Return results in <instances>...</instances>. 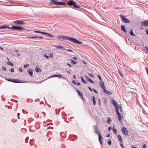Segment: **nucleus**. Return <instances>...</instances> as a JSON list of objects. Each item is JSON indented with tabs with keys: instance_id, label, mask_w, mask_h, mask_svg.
<instances>
[{
	"instance_id": "f257e3e1",
	"label": "nucleus",
	"mask_w": 148,
	"mask_h": 148,
	"mask_svg": "<svg viewBox=\"0 0 148 148\" xmlns=\"http://www.w3.org/2000/svg\"><path fill=\"white\" fill-rule=\"evenodd\" d=\"M58 39L60 40H67L72 42L74 43L79 44H81L83 43L82 41L77 40L75 38L70 37H67L66 36L59 35L58 36Z\"/></svg>"
},
{
	"instance_id": "f03ea898",
	"label": "nucleus",
	"mask_w": 148,
	"mask_h": 148,
	"mask_svg": "<svg viewBox=\"0 0 148 148\" xmlns=\"http://www.w3.org/2000/svg\"><path fill=\"white\" fill-rule=\"evenodd\" d=\"M76 3L74 1L72 0H69V2L66 3V4H67L69 6L73 5L74 8H79L80 7L76 5Z\"/></svg>"
},
{
	"instance_id": "7ed1b4c3",
	"label": "nucleus",
	"mask_w": 148,
	"mask_h": 148,
	"mask_svg": "<svg viewBox=\"0 0 148 148\" xmlns=\"http://www.w3.org/2000/svg\"><path fill=\"white\" fill-rule=\"evenodd\" d=\"M10 29L14 30H17L19 31H21L25 29L23 28L22 27L17 26L14 25L12 26V27L10 28Z\"/></svg>"
},
{
	"instance_id": "20e7f679",
	"label": "nucleus",
	"mask_w": 148,
	"mask_h": 148,
	"mask_svg": "<svg viewBox=\"0 0 148 148\" xmlns=\"http://www.w3.org/2000/svg\"><path fill=\"white\" fill-rule=\"evenodd\" d=\"M111 103L114 106L115 109L116 111L119 110V107L117 103L114 99H112V100Z\"/></svg>"
},
{
	"instance_id": "39448f33",
	"label": "nucleus",
	"mask_w": 148,
	"mask_h": 148,
	"mask_svg": "<svg viewBox=\"0 0 148 148\" xmlns=\"http://www.w3.org/2000/svg\"><path fill=\"white\" fill-rule=\"evenodd\" d=\"M121 131L122 133L125 136H127L129 134V131L125 127H122L121 128Z\"/></svg>"
},
{
	"instance_id": "423d86ee",
	"label": "nucleus",
	"mask_w": 148,
	"mask_h": 148,
	"mask_svg": "<svg viewBox=\"0 0 148 148\" xmlns=\"http://www.w3.org/2000/svg\"><path fill=\"white\" fill-rule=\"evenodd\" d=\"M119 110L116 111V113L118 115V119L121 123H122V116L120 115V114L119 111Z\"/></svg>"
},
{
	"instance_id": "0eeeda50",
	"label": "nucleus",
	"mask_w": 148,
	"mask_h": 148,
	"mask_svg": "<svg viewBox=\"0 0 148 148\" xmlns=\"http://www.w3.org/2000/svg\"><path fill=\"white\" fill-rule=\"evenodd\" d=\"M121 18L123 22L125 23H130L129 20L126 18L125 16H121Z\"/></svg>"
},
{
	"instance_id": "6e6552de",
	"label": "nucleus",
	"mask_w": 148,
	"mask_h": 148,
	"mask_svg": "<svg viewBox=\"0 0 148 148\" xmlns=\"http://www.w3.org/2000/svg\"><path fill=\"white\" fill-rule=\"evenodd\" d=\"M13 22L16 25H24L25 24V23L23 21L20 20L14 21Z\"/></svg>"
},
{
	"instance_id": "1a4fd4ad",
	"label": "nucleus",
	"mask_w": 148,
	"mask_h": 148,
	"mask_svg": "<svg viewBox=\"0 0 148 148\" xmlns=\"http://www.w3.org/2000/svg\"><path fill=\"white\" fill-rule=\"evenodd\" d=\"M141 24L142 26L145 27L148 26V20H146L143 22Z\"/></svg>"
},
{
	"instance_id": "9d476101",
	"label": "nucleus",
	"mask_w": 148,
	"mask_h": 148,
	"mask_svg": "<svg viewBox=\"0 0 148 148\" xmlns=\"http://www.w3.org/2000/svg\"><path fill=\"white\" fill-rule=\"evenodd\" d=\"M99 140L101 144H102V140L103 139V137L101 136L100 133H99Z\"/></svg>"
},
{
	"instance_id": "9b49d317",
	"label": "nucleus",
	"mask_w": 148,
	"mask_h": 148,
	"mask_svg": "<svg viewBox=\"0 0 148 148\" xmlns=\"http://www.w3.org/2000/svg\"><path fill=\"white\" fill-rule=\"evenodd\" d=\"M98 125H95V133L96 134H99V133H100L99 132L98 130Z\"/></svg>"
},
{
	"instance_id": "f8f14e48",
	"label": "nucleus",
	"mask_w": 148,
	"mask_h": 148,
	"mask_svg": "<svg viewBox=\"0 0 148 148\" xmlns=\"http://www.w3.org/2000/svg\"><path fill=\"white\" fill-rule=\"evenodd\" d=\"M54 77L62 78V75L60 74H56V75L51 76L50 77V78H51V77Z\"/></svg>"
},
{
	"instance_id": "ddd939ff",
	"label": "nucleus",
	"mask_w": 148,
	"mask_h": 148,
	"mask_svg": "<svg viewBox=\"0 0 148 148\" xmlns=\"http://www.w3.org/2000/svg\"><path fill=\"white\" fill-rule=\"evenodd\" d=\"M50 2L52 4L57 5L58 2L54 0H50Z\"/></svg>"
},
{
	"instance_id": "4468645a",
	"label": "nucleus",
	"mask_w": 148,
	"mask_h": 148,
	"mask_svg": "<svg viewBox=\"0 0 148 148\" xmlns=\"http://www.w3.org/2000/svg\"><path fill=\"white\" fill-rule=\"evenodd\" d=\"M121 28L122 30L125 33H126L127 32V31L125 29V26L124 25H121Z\"/></svg>"
},
{
	"instance_id": "2eb2a0df",
	"label": "nucleus",
	"mask_w": 148,
	"mask_h": 148,
	"mask_svg": "<svg viewBox=\"0 0 148 148\" xmlns=\"http://www.w3.org/2000/svg\"><path fill=\"white\" fill-rule=\"evenodd\" d=\"M104 92L107 94L110 95L112 94V92H111L110 91L106 90L105 89H104Z\"/></svg>"
},
{
	"instance_id": "dca6fc26",
	"label": "nucleus",
	"mask_w": 148,
	"mask_h": 148,
	"mask_svg": "<svg viewBox=\"0 0 148 148\" xmlns=\"http://www.w3.org/2000/svg\"><path fill=\"white\" fill-rule=\"evenodd\" d=\"M6 28H8L9 29H10V28H11V27H9L8 26H6V25H2V26L0 27V29H5Z\"/></svg>"
},
{
	"instance_id": "f3484780",
	"label": "nucleus",
	"mask_w": 148,
	"mask_h": 148,
	"mask_svg": "<svg viewBox=\"0 0 148 148\" xmlns=\"http://www.w3.org/2000/svg\"><path fill=\"white\" fill-rule=\"evenodd\" d=\"M99 84L101 88L103 89V90H104V89H105V87L103 82H101Z\"/></svg>"
},
{
	"instance_id": "a211bd4d",
	"label": "nucleus",
	"mask_w": 148,
	"mask_h": 148,
	"mask_svg": "<svg viewBox=\"0 0 148 148\" xmlns=\"http://www.w3.org/2000/svg\"><path fill=\"white\" fill-rule=\"evenodd\" d=\"M27 72L31 76H32L33 75V72L31 69H29L27 70Z\"/></svg>"
},
{
	"instance_id": "6ab92c4d",
	"label": "nucleus",
	"mask_w": 148,
	"mask_h": 148,
	"mask_svg": "<svg viewBox=\"0 0 148 148\" xmlns=\"http://www.w3.org/2000/svg\"><path fill=\"white\" fill-rule=\"evenodd\" d=\"M57 5H66V3H62V2H58Z\"/></svg>"
},
{
	"instance_id": "aec40b11",
	"label": "nucleus",
	"mask_w": 148,
	"mask_h": 148,
	"mask_svg": "<svg viewBox=\"0 0 148 148\" xmlns=\"http://www.w3.org/2000/svg\"><path fill=\"white\" fill-rule=\"evenodd\" d=\"M92 101L94 105L95 106L96 104V98L94 96H92Z\"/></svg>"
},
{
	"instance_id": "412c9836",
	"label": "nucleus",
	"mask_w": 148,
	"mask_h": 148,
	"mask_svg": "<svg viewBox=\"0 0 148 148\" xmlns=\"http://www.w3.org/2000/svg\"><path fill=\"white\" fill-rule=\"evenodd\" d=\"M54 47H55L56 48L58 49H64V47L60 45H58V46H54Z\"/></svg>"
},
{
	"instance_id": "4be33fe9",
	"label": "nucleus",
	"mask_w": 148,
	"mask_h": 148,
	"mask_svg": "<svg viewBox=\"0 0 148 148\" xmlns=\"http://www.w3.org/2000/svg\"><path fill=\"white\" fill-rule=\"evenodd\" d=\"M35 70L37 72H40L41 71V70L38 68H35Z\"/></svg>"
},
{
	"instance_id": "5701e85b",
	"label": "nucleus",
	"mask_w": 148,
	"mask_h": 148,
	"mask_svg": "<svg viewBox=\"0 0 148 148\" xmlns=\"http://www.w3.org/2000/svg\"><path fill=\"white\" fill-rule=\"evenodd\" d=\"M34 32H35L36 33H40L42 34H44V35L45 34H46L45 32H40V31H34Z\"/></svg>"
},
{
	"instance_id": "b1692460",
	"label": "nucleus",
	"mask_w": 148,
	"mask_h": 148,
	"mask_svg": "<svg viewBox=\"0 0 148 148\" xmlns=\"http://www.w3.org/2000/svg\"><path fill=\"white\" fill-rule=\"evenodd\" d=\"M117 138L121 142V143L122 141V138H121V136L120 135H119L117 136Z\"/></svg>"
},
{
	"instance_id": "393cba45",
	"label": "nucleus",
	"mask_w": 148,
	"mask_h": 148,
	"mask_svg": "<svg viewBox=\"0 0 148 148\" xmlns=\"http://www.w3.org/2000/svg\"><path fill=\"white\" fill-rule=\"evenodd\" d=\"M81 80H82V82L84 83H87V81H86L84 80V79L82 77H81Z\"/></svg>"
},
{
	"instance_id": "a878e982",
	"label": "nucleus",
	"mask_w": 148,
	"mask_h": 148,
	"mask_svg": "<svg viewBox=\"0 0 148 148\" xmlns=\"http://www.w3.org/2000/svg\"><path fill=\"white\" fill-rule=\"evenodd\" d=\"M113 130L114 133L115 134H116L117 133V130L114 127H113L112 129Z\"/></svg>"
},
{
	"instance_id": "bb28decb",
	"label": "nucleus",
	"mask_w": 148,
	"mask_h": 148,
	"mask_svg": "<svg viewBox=\"0 0 148 148\" xmlns=\"http://www.w3.org/2000/svg\"><path fill=\"white\" fill-rule=\"evenodd\" d=\"M77 92L78 93V95H79L81 97H82L83 96L82 93L80 91L78 90H77Z\"/></svg>"
},
{
	"instance_id": "cd10ccee",
	"label": "nucleus",
	"mask_w": 148,
	"mask_h": 148,
	"mask_svg": "<svg viewBox=\"0 0 148 148\" xmlns=\"http://www.w3.org/2000/svg\"><path fill=\"white\" fill-rule=\"evenodd\" d=\"M130 34L131 35L133 36H135V35L134 33L133 30L132 29L130 31Z\"/></svg>"
},
{
	"instance_id": "c85d7f7f",
	"label": "nucleus",
	"mask_w": 148,
	"mask_h": 148,
	"mask_svg": "<svg viewBox=\"0 0 148 148\" xmlns=\"http://www.w3.org/2000/svg\"><path fill=\"white\" fill-rule=\"evenodd\" d=\"M45 34H47L48 36H49L50 37H51L52 38H53V36L52 34L46 33Z\"/></svg>"
},
{
	"instance_id": "c756f323",
	"label": "nucleus",
	"mask_w": 148,
	"mask_h": 148,
	"mask_svg": "<svg viewBox=\"0 0 148 148\" xmlns=\"http://www.w3.org/2000/svg\"><path fill=\"white\" fill-rule=\"evenodd\" d=\"M12 82L14 83H20V82H18V80L15 79H12Z\"/></svg>"
},
{
	"instance_id": "7c9ffc66",
	"label": "nucleus",
	"mask_w": 148,
	"mask_h": 148,
	"mask_svg": "<svg viewBox=\"0 0 148 148\" xmlns=\"http://www.w3.org/2000/svg\"><path fill=\"white\" fill-rule=\"evenodd\" d=\"M86 77L87 78L88 80V81L90 82L91 83H94V82L92 80L90 79L87 76H86Z\"/></svg>"
},
{
	"instance_id": "2f4dec72",
	"label": "nucleus",
	"mask_w": 148,
	"mask_h": 148,
	"mask_svg": "<svg viewBox=\"0 0 148 148\" xmlns=\"http://www.w3.org/2000/svg\"><path fill=\"white\" fill-rule=\"evenodd\" d=\"M112 121V120L111 119H110V118H108V121H107V123L108 124H110V122Z\"/></svg>"
},
{
	"instance_id": "473e14b6",
	"label": "nucleus",
	"mask_w": 148,
	"mask_h": 148,
	"mask_svg": "<svg viewBox=\"0 0 148 148\" xmlns=\"http://www.w3.org/2000/svg\"><path fill=\"white\" fill-rule=\"evenodd\" d=\"M38 37L37 36H27V38H37Z\"/></svg>"
},
{
	"instance_id": "72a5a7b5",
	"label": "nucleus",
	"mask_w": 148,
	"mask_h": 148,
	"mask_svg": "<svg viewBox=\"0 0 148 148\" xmlns=\"http://www.w3.org/2000/svg\"><path fill=\"white\" fill-rule=\"evenodd\" d=\"M71 63H73L74 64H76V62L73 61L72 60H71Z\"/></svg>"
},
{
	"instance_id": "f704fd0d",
	"label": "nucleus",
	"mask_w": 148,
	"mask_h": 148,
	"mask_svg": "<svg viewBox=\"0 0 148 148\" xmlns=\"http://www.w3.org/2000/svg\"><path fill=\"white\" fill-rule=\"evenodd\" d=\"M72 82L74 84H76L77 83V82L74 80H73Z\"/></svg>"
},
{
	"instance_id": "c9c22d12",
	"label": "nucleus",
	"mask_w": 148,
	"mask_h": 148,
	"mask_svg": "<svg viewBox=\"0 0 148 148\" xmlns=\"http://www.w3.org/2000/svg\"><path fill=\"white\" fill-rule=\"evenodd\" d=\"M8 64L9 65H10L12 66H14V65L12 63H11V62H8Z\"/></svg>"
},
{
	"instance_id": "e433bc0d",
	"label": "nucleus",
	"mask_w": 148,
	"mask_h": 148,
	"mask_svg": "<svg viewBox=\"0 0 148 148\" xmlns=\"http://www.w3.org/2000/svg\"><path fill=\"white\" fill-rule=\"evenodd\" d=\"M29 66V64H25V65H24V67L25 68H26L27 67Z\"/></svg>"
},
{
	"instance_id": "4c0bfd02",
	"label": "nucleus",
	"mask_w": 148,
	"mask_h": 148,
	"mask_svg": "<svg viewBox=\"0 0 148 148\" xmlns=\"http://www.w3.org/2000/svg\"><path fill=\"white\" fill-rule=\"evenodd\" d=\"M49 56L51 58H52L53 57V53H51L50 54H49Z\"/></svg>"
},
{
	"instance_id": "58836bf2",
	"label": "nucleus",
	"mask_w": 148,
	"mask_h": 148,
	"mask_svg": "<svg viewBox=\"0 0 148 148\" xmlns=\"http://www.w3.org/2000/svg\"><path fill=\"white\" fill-rule=\"evenodd\" d=\"M88 75H90L92 77V78H93L94 77V76H93V75L91 74L90 73H88Z\"/></svg>"
},
{
	"instance_id": "ea45409f",
	"label": "nucleus",
	"mask_w": 148,
	"mask_h": 148,
	"mask_svg": "<svg viewBox=\"0 0 148 148\" xmlns=\"http://www.w3.org/2000/svg\"><path fill=\"white\" fill-rule=\"evenodd\" d=\"M108 143L110 145H111V141L110 140H109L108 141Z\"/></svg>"
},
{
	"instance_id": "a19ab883",
	"label": "nucleus",
	"mask_w": 148,
	"mask_h": 148,
	"mask_svg": "<svg viewBox=\"0 0 148 148\" xmlns=\"http://www.w3.org/2000/svg\"><path fill=\"white\" fill-rule=\"evenodd\" d=\"M5 79L6 80H7V81H10V82H12V79H11L5 78Z\"/></svg>"
},
{
	"instance_id": "79ce46f5",
	"label": "nucleus",
	"mask_w": 148,
	"mask_h": 148,
	"mask_svg": "<svg viewBox=\"0 0 148 148\" xmlns=\"http://www.w3.org/2000/svg\"><path fill=\"white\" fill-rule=\"evenodd\" d=\"M44 56L47 59L49 58V57L47 55H44Z\"/></svg>"
},
{
	"instance_id": "37998d69",
	"label": "nucleus",
	"mask_w": 148,
	"mask_h": 148,
	"mask_svg": "<svg viewBox=\"0 0 148 148\" xmlns=\"http://www.w3.org/2000/svg\"><path fill=\"white\" fill-rule=\"evenodd\" d=\"M2 70L3 71H5L6 70V69L5 66H3L2 68Z\"/></svg>"
},
{
	"instance_id": "c03bdc74",
	"label": "nucleus",
	"mask_w": 148,
	"mask_h": 148,
	"mask_svg": "<svg viewBox=\"0 0 148 148\" xmlns=\"http://www.w3.org/2000/svg\"><path fill=\"white\" fill-rule=\"evenodd\" d=\"M98 77L99 79L100 80V81H102V79H101V76L99 75H98Z\"/></svg>"
},
{
	"instance_id": "a18cd8bd",
	"label": "nucleus",
	"mask_w": 148,
	"mask_h": 148,
	"mask_svg": "<svg viewBox=\"0 0 148 148\" xmlns=\"http://www.w3.org/2000/svg\"><path fill=\"white\" fill-rule=\"evenodd\" d=\"M65 50L67 51H71V52H73L72 51L71 49H64Z\"/></svg>"
},
{
	"instance_id": "49530a36",
	"label": "nucleus",
	"mask_w": 148,
	"mask_h": 148,
	"mask_svg": "<svg viewBox=\"0 0 148 148\" xmlns=\"http://www.w3.org/2000/svg\"><path fill=\"white\" fill-rule=\"evenodd\" d=\"M145 48L147 51L148 53V47L147 46H145Z\"/></svg>"
},
{
	"instance_id": "de8ad7c7",
	"label": "nucleus",
	"mask_w": 148,
	"mask_h": 148,
	"mask_svg": "<svg viewBox=\"0 0 148 148\" xmlns=\"http://www.w3.org/2000/svg\"><path fill=\"white\" fill-rule=\"evenodd\" d=\"M120 146L122 148H125L124 146L122 144H120Z\"/></svg>"
},
{
	"instance_id": "09e8293b",
	"label": "nucleus",
	"mask_w": 148,
	"mask_h": 148,
	"mask_svg": "<svg viewBox=\"0 0 148 148\" xmlns=\"http://www.w3.org/2000/svg\"><path fill=\"white\" fill-rule=\"evenodd\" d=\"M11 72L12 73H13L14 71V70L13 68H11L10 69Z\"/></svg>"
},
{
	"instance_id": "8fccbe9b",
	"label": "nucleus",
	"mask_w": 148,
	"mask_h": 148,
	"mask_svg": "<svg viewBox=\"0 0 148 148\" xmlns=\"http://www.w3.org/2000/svg\"><path fill=\"white\" fill-rule=\"evenodd\" d=\"M145 69H146V71L147 73V74L148 75V69L147 67L145 68Z\"/></svg>"
},
{
	"instance_id": "3c124183",
	"label": "nucleus",
	"mask_w": 148,
	"mask_h": 148,
	"mask_svg": "<svg viewBox=\"0 0 148 148\" xmlns=\"http://www.w3.org/2000/svg\"><path fill=\"white\" fill-rule=\"evenodd\" d=\"M19 71L21 72H22L23 69L22 68H21L19 69Z\"/></svg>"
},
{
	"instance_id": "603ef678",
	"label": "nucleus",
	"mask_w": 148,
	"mask_h": 148,
	"mask_svg": "<svg viewBox=\"0 0 148 148\" xmlns=\"http://www.w3.org/2000/svg\"><path fill=\"white\" fill-rule=\"evenodd\" d=\"M112 127H109V128H108V130L109 131H110L111 130H112Z\"/></svg>"
},
{
	"instance_id": "864d4df0",
	"label": "nucleus",
	"mask_w": 148,
	"mask_h": 148,
	"mask_svg": "<svg viewBox=\"0 0 148 148\" xmlns=\"http://www.w3.org/2000/svg\"><path fill=\"white\" fill-rule=\"evenodd\" d=\"M93 90L94 92H95L96 93H98V92L95 89Z\"/></svg>"
},
{
	"instance_id": "5fc2aeb1",
	"label": "nucleus",
	"mask_w": 148,
	"mask_h": 148,
	"mask_svg": "<svg viewBox=\"0 0 148 148\" xmlns=\"http://www.w3.org/2000/svg\"><path fill=\"white\" fill-rule=\"evenodd\" d=\"M119 109H120V112H121L122 109V106H120L119 107Z\"/></svg>"
},
{
	"instance_id": "6e6d98bb",
	"label": "nucleus",
	"mask_w": 148,
	"mask_h": 148,
	"mask_svg": "<svg viewBox=\"0 0 148 148\" xmlns=\"http://www.w3.org/2000/svg\"><path fill=\"white\" fill-rule=\"evenodd\" d=\"M146 145L145 144H144L143 145V148H146Z\"/></svg>"
},
{
	"instance_id": "4d7b16f0",
	"label": "nucleus",
	"mask_w": 148,
	"mask_h": 148,
	"mask_svg": "<svg viewBox=\"0 0 148 148\" xmlns=\"http://www.w3.org/2000/svg\"><path fill=\"white\" fill-rule=\"evenodd\" d=\"M88 88L91 91H92V88L90 87H88Z\"/></svg>"
},
{
	"instance_id": "13d9d810",
	"label": "nucleus",
	"mask_w": 148,
	"mask_h": 148,
	"mask_svg": "<svg viewBox=\"0 0 148 148\" xmlns=\"http://www.w3.org/2000/svg\"><path fill=\"white\" fill-rule=\"evenodd\" d=\"M67 65L69 67H71V65L67 63Z\"/></svg>"
},
{
	"instance_id": "bf43d9fd",
	"label": "nucleus",
	"mask_w": 148,
	"mask_h": 148,
	"mask_svg": "<svg viewBox=\"0 0 148 148\" xmlns=\"http://www.w3.org/2000/svg\"><path fill=\"white\" fill-rule=\"evenodd\" d=\"M146 32L147 35H148V30L146 31Z\"/></svg>"
},
{
	"instance_id": "052dcab7",
	"label": "nucleus",
	"mask_w": 148,
	"mask_h": 148,
	"mask_svg": "<svg viewBox=\"0 0 148 148\" xmlns=\"http://www.w3.org/2000/svg\"><path fill=\"white\" fill-rule=\"evenodd\" d=\"M119 74L121 76H122V75L121 74V72L120 71H119Z\"/></svg>"
},
{
	"instance_id": "680f3d73",
	"label": "nucleus",
	"mask_w": 148,
	"mask_h": 148,
	"mask_svg": "<svg viewBox=\"0 0 148 148\" xmlns=\"http://www.w3.org/2000/svg\"><path fill=\"white\" fill-rule=\"evenodd\" d=\"M37 37H37V38H43L42 37H41V36H37Z\"/></svg>"
},
{
	"instance_id": "e2e57ef3",
	"label": "nucleus",
	"mask_w": 148,
	"mask_h": 148,
	"mask_svg": "<svg viewBox=\"0 0 148 148\" xmlns=\"http://www.w3.org/2000/svg\"><path fill=\"white\" fill-rule=\"evenodd\" d=\"M73 58L74 60H76L77 59V58L75 57H74Z\"/></svg>"
},
{
	"instance_id": "0e129e2a",
	"label": "nucleus",
	"mask_w": 148,
	"mask_h": 148,
	"mask_svg": "<svg viewBox=\"0 0 148 148\" xmlns=\"http://www.w3.org/2000/svg\"><path fill=\"white\" fill-rule=\"evenodd\" d=\"M110 134H108L107 136V137H110Z\"/></svg>"
},
{
	"instance_id": "69168bd1",
	"label": "nucleus",
	"mask_w": 148,
	"mask_h": 148,
	"mask_svg": "<svg viewBox=\"0 0 148 148\" xmlns=\"http://www.w3.org/2000/svg\"><path fill=\"white\" fill-rule=\"evenodd\" d=\"M77 84L78 86H79L80 85V83H79L78 82L77 83Z\"/></svg>"
},
{
	"instance_id": "338daca9",
	"label": "nucleus",
	"mask_w": 148,
	"mask_h": 148,
	"mask_svg": "<svg viewBox=\"0 0 148 148\" xmlns=\"http://www.w3.org/2000/svg\"><path fill=\"white\" fill-rule=\"evenodd\" d=\"M67 72L68 74H71V73L69 71H67Z\"/></svg>"
},
{
	"instance_id": "774afa93",
	"label": "nucleus",
	"mask_w": 148,
	"mask_h": 148,
	"mask_svg": "<svg viewBox=\"0 0 148 148\" xmlns=\"http://www.w3.org/2000/svg\"><path fill=\"white\" fill-rule=\"evenodd\" d=\"M132 148H137V147H134V146H132Z\"/></svg>"
}]
</instances>
